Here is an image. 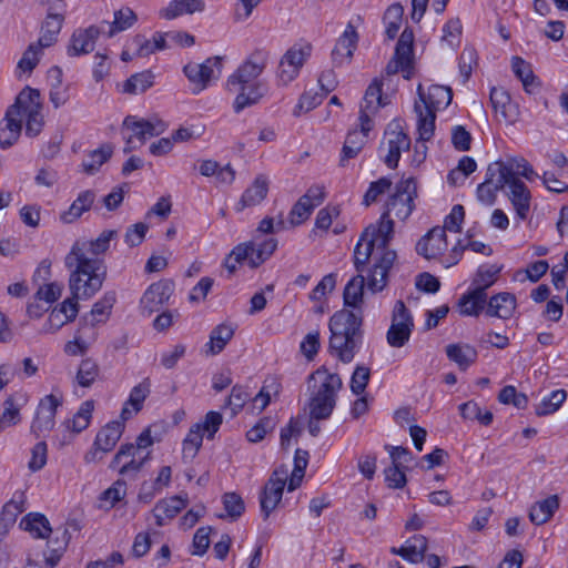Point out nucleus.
<instances>
[{"label":"nucleus","instance_id":"1","mask_svg":"<svg viewBox=\"0 0 568 568\" xmlns=\"http://www.w3.org/2000/svg\"><path fill=\"white\" fill-rule=\"evenodd\" d=\"M115 231H103L93 241H77L64 257V265L71 272L70 291L74 296L91 297L101 290L106 276V266L99 258L108 251Z\"/></svg>","mask_w":568,"mask_h":568},{"label":"nucleus","instance_id":"2","mask_svg":"<svg viewBox=\"0 0 568 568\" xmlns=\"http://www.w3.org/2000/svg\"><path fill=\"white\" fill-rule=\"evenodd\" d=\"M267 60L268 53L257 49L229 77L227 90L237 93L233 103L234 112L240 113L264 97L266 87L257 78L264 71Z\"/></svg>","mask_w":568,"mask_h":568},{"label":"nucleus","instance_id":"3","mask_svg":"<svg viewBox=\"0 0 568 568\" xmlns=\"http://www.w3.org/2000/svg\"><path fill=\"white\" fill-rule=\"evenodd\" d=\"M328 349L343 363H351L363 344V313L343 308L335 312L328 323Z\"/></svg>","mask_w":568,"mask_h":568},{"label":"nucleus","instance_id":"4","mask_svg":"<svg viewBox=\"0 0 568 568\" xmlns=\"http://www.w3.org/2000/svg\"><path fill=\"white\" fill-rule=\"evenodd\" d=\"M388 212H383L377 225H369L363 232V239H374L377 245L375 263L368 273L367 287L373 293L383 291L387 284L388 272L397 257L396 252L388 248L394 233V221Z\"/></svg>","mask_w":568,"mask_h":568},{"label":"nucleus","instance_id":"5","mask_svg":"<svg viewBox=\"0 0 568 568\" xmlns=\"http://www.w3.org/2000/svg\"><path fill=\"white\" fill-rule=\"evenodd\" d=\"M342 386L339 375L329 373L325 367L316 369L308 376V387L312 388L308 408L312 419L324 420L331 417Z\"/></svg>","mask_w":568,"mask_h":568},{"label":"nucleus","instance_id":"6","mask_svg":"<svg viewBox=\"0 0 568 568\" xmlns=\"http://www.w3.org/2000/svg\"><path fill=\"white\" fill-rule=\"evenodd\" d=\"M417 197V183L414 178L400 180L395 192L388 197L385 204V211L394 214L400 221L410 216L415 209V199Z\"/></svg>","mask_w":568,"mask_h":568},{"label":"nucleus","instance_id":"7","mask_svg":"<svg viewBox=\"0 0 568 568\" xmlns=\"http://www.w3.org/2000/svg\"><path fill=\"white\" fill-rule=\"evenodd\" d=\"M414 329V320L402 300L393 308L390 326L386 333V341L392 347H403L410 338Z\"/></svg>","mask_w":568,"mask_h":568},{"label":"nucleus","instance_id":"8","mask_svg":"<svg viewBox=\"0 0 568 568\" xmlns=\"http://www.w3.org/2000/svg\"><path fill=\"white\" fill-rule=\"evenodd\" d=\"M221 71V57L209 58L203 63L190 62L183 68V72L190 81L191 90L194 94L206 89L211 81L219 79Z\"/></svg>","mask_w":568,"mask_h":568},{"label":"nucleus","instance_id":"9","mask_svg":"<svg viewBox=\"0 0 568 568\" xmlns=\"http://www.w3.org/2000/svg\"><path fill=\"white\" fill-rule=\"evenodd\" d=\"M288 469L282 465L274 469L260 497L261 510L265 518L276 508L282 499Z\"/></svg>","mask_w":568,"mask_h":568},{"label":"nucleus","instance_id":"10","mask_svg":"<svg viewBox=\"0 0 568 568\" xmlns=\"http://www.w3.org/2000/svg\"><path fill=\"white\" fill-rule=\"evenodd\" d=\"M385 139L381 144V149L387 145V154L384 158L385 164L395 169L398 164L400 153L409 150L410 139L404 133L398 123H390L385 131Z\"/></svg>","mask_w":568,"mask_h":568},{"label":"nucleus","instance_id":"11","mask_svg":"<svg viewBox=\"0 0 568 568\" xmlns=\"http://www.w3.org/2000/svg\"><path fill=\"white\" fill-rule=\"evenodd\" d=\"M61 403V398L53 394L47 395L40 400L31 424V429L37 437L44 436L54 427L57 409Z\"/></svg>","mask_w":568,"mask_h":568},{"label":"nucleus","instance_id":"12","mask_svg":"<svg viewBox=\"0 0 568 568\" xmlns=\"http://www.w3.org/2000/svg\"><path fill=\"white\" fill-rule=\"evenodd\" d=\"M174 291V283L170 280H162L151 284L141 298V308L151 315L170 300Z\"/></svg>","mask_w":568,"mask_h":568},{"label":"nucleus","instance_id":"13","mask_svg":"<svg viewBox=\"0 0 568 568\" xmlns=\"http://www.w3.org/2000/svg\"><path fill=\"white\" fill-rule=\"evenodd\" d=\"M382 81L375 79L367 88L359 110V123L363 124V129L371 131L373 128V121L371 115L374 114L381 106L386 105L382 95Z\"/></svg>","mask_w":568,"mask_h":568},{"label":"nucleus","instance_id":"14","mask_svg":"<svg viewBox=\"0 0 568 568\" xmlns=\"http://www.w3.org/2000/svg\"><path fill=\"white\" fill-rule=\"evenodd\" d=\"M38 110H42L39 90L26 87L19 92L14 103L7 110L6 115L22 122L23 116Z\"/></svg>","mask_w":568,"mask_h":568},{"label":"nucleus","instance_id":"15","mask_svg":"<svg viewBox=\"0 0 568 568\" xmlns=\"http://www.w3.org/2000/svg\"><path fill=\"white\" fill-rule=\"evenodd\" d=\"M447 236L444 229L435 226L416 244V252L426 260H435L447 250Z\"/></svg>","mask_w":568,"mask_h":568},{"label":"nucleus","instance_id":"16","mask_svg":"<svg viewBox=\"0 0 568 568\" xmlns=\"http://www.w3.org/2000/svg\"><path fill=\"white\" fill-rule=\"evenodd\" d=\"M417 94L419 101L423 103V109L433 112L447 108L453 100L452 89L439 84H432L428 87L427 91H425L423 84L419 83Z\"/></svg>","mask_w":568,"mask_h":568},{"label":"nucleus","instance_id":"17","mask_svg":"<svg viewBox=\"0 0 568 568\" xmlns=\"http://www.w3.org/2000/svg\"><path fill=\"white\" fill-rule=\"evenodd\" d=\"M490 171L498 172L501 179L510 181H520L518 175L527 180H532L536 176L532 166L524 158H513L508 161H496L490 163Z\"/></svg>","mask_w":568,"mask_h":568},{"label":"nucleus","instance_id":"18","mask_svg":"<svg viewBox=\"0 0 568 568\" xmlns=\"http://www.w3.org/2000/svg\"><path fill=\"white\" fill-rule=\"evenodd\" d=\"M123 126L132 132L130 136L143 145L149 138L160 135L165 131L166 125L160 121H151L128 115L123 121Z\"/></svg>","mask_w":568,"mask_h":568},{"label":"nucleus","instance_id":"19","mask_svg":"<svg viewBox=\"0 0 568 568\" xmlns=\"http://www.w3.org/2000/svg\"><path fill=\"white\" fill-rule=\"evenodd\" d=\"M100 33L101 29L97 26L75 30L72 33L70 44L68 45V55L79 57L92 52Z\"/></svg>","mask_w":568,"mask_h":568},{"label":"nucleus","instance_id":"20","mask_svg":"<svg viewBox=\"0 0 568 568\" xmlns=\"http://www.w3.org/2000/svg\"><path fill=\"white\" fill-rule=\"evenodd\" d=\"M187 495H176L170 498L159 500L152 513L158 526H164L169 520L173 519L182 509L187 506Z\"/></svg>","mask_w":568,"mask_h":568},{"label":"nucleus","instance_id":"21","mask_svg":"<svg viewBox=\"0 0 568 568\" xmlns=\"http://www.w3.org/2000/svg\"><path fill=\"white\" fill-rule=\"evenodd\" d=\"M507 184V180L501 179L498 172L490 171V164L487 168L485 180L478 184L476 190L477 200L486 205L491 206L497 199V192L503 190Z\"/></svg>","mask_w":568,"mask_h":568},{"label":"nucleus","instance_id":"22","mask_svg":"<svg viewBox=\"0 0 568 568\" xmlns=\"http://www.w3.org/2000/svg\"><path fill=\"white\" fill-rule=\"evenodd\" d=\"M509 191L507 196L514 206L517 217L524 221L528 217L530 211L531 194L523 181H510L506 184Z\"/></svg>","mask_w":568,"mask_h":568},{"label":"nucleus","instance_id":"23","mask_svg":"<svg viewBox=\"0 0 568 568\" xmlns=\"http://www.w3.org/2000/svg\"><path fill=\"white\" fill-rule=\"evenodd\" d=\"M358 34L352 23H348L343 34L338 38L333 51L332 60L335 65H342L349 61L356 49Z\"/></svg>","mask_w":568,"mask_h":568},{"label":"nucleus","instance_id":"24","mask_svg":"<svg viewBox=\"0 0 568 568\" xmlns=\"http://www.w3.org/2000/svg\"><path fill=\"white\" fill-rule=\"evenodd\" d=\"M124 422L121 419L108 423L98 432L93 446L100 449L102 454L111 452L122 436Z\"/></svg>","mask_w":568,"mask_h":568},{"label":"nucleus","instance_id":"25","mask_svg":"<svg viewBox=\"0 0 568 568\" xmlns=\"http://www.w3.org/2000/svg\"><path fill=\"white\" fill-rule=\"evenodd\" d=\"M517 306L516 297L508 292L493 295L487 302L486 315L508 320L513 316Z\"/></svg>","mask_w":568,"mask_h":568},{"label":"nucleus","instance_id":"26","mask_svg":"<svg viewBox=\"0 0 568 568\" xmlns=\"http://www.w3.org/2000/svg\"><path fill=\"white\" fill-rule=\"evenodd\" d=\"M150 392L151 381L146 377L131 389L129 398L121 410V419L126 420L133 413H139L143 407L144 400L150 395Z\"/></svg>","mask_w":568,"mask_h":568},{"label":"nucleus","instance_id":"27","mask_svg":"<svg viewBox=\"0 0 568 568\" xmlns=\"http://www.w3.org/2000/svg\"><path fill=\"white\" fill-rule=\"evenodd\" d=\"M427 538L423 535H415L409 538L404 546L390 549L392 554L398 555L412 564H418L425 559L427 550Z\"/></svg>","mask_w":568,"mask_h":568},{"label":"nucleus","instance_id":"28","mask_svg":"<svg viewBox=\"0 0 568 568\" xmlns=\"http://www.w3.org/2000/svg\"><path fill=\"white\" fill-rule=\"evenodd\" d=\"M95 200V193L92 190H85L78 194L70 207L60 214V220L64 224H71L88 212Z\"/></svg>","mask_w":568,"mask_h":568},{"label":"nucleus","instance_id":"29","mask_svg":"<svg viewBox=\"0 0 568 568\" xmlns=\"http://www.w3.org/2000/svg\"><path fill=\"white\" fill-rule=\"evenodd\" d=\"M268 183L266 178L258 175L251 186H248L242 194L239 203L236 204V211L241 212L245 207L254 206L260 204L267 195Z\"/></svg>","mask_w":568,"mask_h":568},{"label":"nucleus","instance_id":"30","mask_svg":"<svg viewBox=\"0 0 568 568\" xmlns=\"http://www.w3.org/2000/svg\"><path fill=\"white\" fill-rule=\"evenodd\" d=\"M20 528L28 531L33 538H49L53 532L48 518L40 513H29L20 521Z\"/></svg>","mask_w":568,"mask_h":568},{"label":"nucleus","instance_id":"31","mask_svg":"<svg viewBox=\"0 0 568 568\" xmlns=\"http://www.w3.org/2000/svg\"><path fill=\"white\" fill-rule=\"evenodd\" d=\"M361 130H353L349 131L346 140L344 142L339 165L345 166L346 161L354 159L358 155V153L362 151L363 146L366 143V139L369 131H366L363 129V124H361Z\"/></svg>","mask_w":568,"mask_h":568},{"label":"nucleus","instance_id":"32","mask_svg":"<svg viewBox=\"0 0 568 568\" xmlns=\"http://www.w3.org/2000/svg\"><path fill=\"white\" fill-rule=\"evenodd\" d=\"M457 305L460 315L478 316L487 305V294H481L480 291L471 287L460 296Z\"/></svg>","mask_w":568,"mask_h":568},{"label":"nucleus","instance_id":"33","mask_svg":"<svg viewBox=\"0 0 568 568\" xmlns=\"http://www.w3.org/2000/svg\"><path fill=\"white\" fill-rule=\"evenodd\" d=\"M205 9L203 0H172L169 6L160 11L164 19L172 20L183 14L202 12Z\"/></svg>","mask_w":568,"mask_h":568},{"label":"nucleus","instance_id":"34","mask_svg":"<svg viewBox=\"0 0 568 568\" xmlns=\"http://www.w3.org/2000/svg\"><path fill=\"white\" fill-rule=\"evenodd\" d=\"M63 22V16L59 10H50L42 26V34L38 40L40 48L52 45L57 41Z\"/></svg>","mask_w":568,"mask_h":568},{"label":"nucleus","instance_id":"35","mask_svg":"<svg viewBox=\"0 0 568 568\" xmlns=\"http://www.w3.org/2000/svg\"><path fill=\"white\" fill-rule=\"evenodd\" d=\"M447 357L456 363L462 371H466L477 359L478 353L469 344H449L446 346Z\"/></svg>","mask_w":568,"mask_h":568},{"label":"nucleus","instance_id":"36","mask_svg":"<svg viewBox=\"0 0 568 568\" xmlns=\"http://www.w3.org/2000/svg\"><path fill=\"white\" fill-rule=\"evenodd\" d=\"M153 444L150 429H144L136 438L135 444H123L119 448L110 463V468L115 469L124 459V456L139 455L141 449H145Z\"/></svg>","mask_w":568,"mask_h":568},{"label":"nucleus","instance_id":"37","mask_svg":"<svg viewBox=\"0 0 568 568\" xmlns=\"http://www.w3.org/2000/svg\"><path fill=\"white\" fill-rule=\"evenodd\" d=\"M503 270V265L484 264L480 265L473 278L471 286L481 294H487L486 291L495 284Z\"/></svg>","mask_w":568,"mask_h":568},{"label":"nucleus","instance_id":"38","mask_svg":"<svg viewBox=\"0 0 568 568\" xmlns=\"http://www.w3.org/2000/svg\"><path fill=\"white\" fill-rule=\"evenodd\" d=\"M559 507V498L557 495L537 501L529 511V519L535 525L547 523Z\"/></svg>","mask_w":568,"mask_h":568},{"label":"nucleus","instance_id":"39","mask_svg":"<svg viewBox=\"0 0 568 568\" xmlns=\"http://www.w3.org/2000/svg\"><path fill=\"white\" fill-rule=\"evenodd\" d=\"M112 154L113 146L110 143H104L99 149L91 151L82 161L83 172L89 175L95 174L111 159Z\"/></svg>","mask_w":568,"mask_h":568},{"label":"nucleus","instance_id":"40","mask_svg":"<svg viewBox=\"0 0 568 568\" xmlns=\"http://www.w3.org/2000/svg\"><path fill=\"white\" fill-rule=\"evenodd\" d=\"M234 327L229 324H220L214 327L210 334V341L206 343V354L217 355L234 335Z\"/></svg>","mask_w":568,"mask_h":568},{"label":"nucleus","instance_id":"41","mask_svg":"<svg viewBox=\"0 0 568 568\" xmlns=\"http://www.w3.org/2000/svg\"><path fill=\"white\" fill-rule=\"evenodd\" d=\"M365 277L357 274L346 284L343 293L345 306L353 307L352 311L361 310L364 296Z\"/></svg>","mask_w":568,"mask_h":568},{"label":"nucleus","instance_id":"42","mask_svg":"<svg viewBox=\"0 0 568 568\" xmlns=\"http://www.w3.org/2000/svg\"><path fill=\"white\" fill-rule=\"evenodd\" d=\"M414 55V32L410 28H405L399 36L395 48L394 59L400 61L403 65L413 68Z\"/></svg>","mask_w":568,"mask_h":568},{"label":"nucleus","instance_id":"43","mask_svg":"<svg viewBox=\"0 0 568 568\" xmlns=\"http://www.w3.org/2000/svg\"><path fill=\"white\" fill-rule=\"evenodd\" d=\"M511 69L515 75L521 81L527 93H532L539 87L537 77L534 74L531 65L520 57H513Z\"/></svg>","mask_w":568,"mask_h":568},{"label":"nucleus","instance_id":"44","mask_svg":"<svg viewBox=\"0 0 568 568\" xmlns=\"http://www.w3.org/2000/svg\"><path fill=\"white\" fill-rule=\"evenodd\" d=\"M248 245L252 248L250 267L256 268L272 256L277 247V241L270 237L262 242L248 241Z\"/></svg>","mask_w":568,"mask_h":568},{"label":"nucleus","instance_id":"45","mask_svg":"<svg viewBox=\"0 0 568 568\" xmlns=\"http://www.w3.org/2000/svg\"><path fill=\"white\" fill-rule=\"evenodd\" d=\"M115 301V292L110 291L104 293V295L93 304L92 310L90 312L92 326L105 323L109 320Z\"/></svg>","mask_w":568,"mask_h":568},{"label":"nucleus","instance_id":"46","mask_svg":"<svg viewBox=\"0 0 568 568\" xmlns=\"http://www.w3.org/2000/svg\"><path fill=\"white\" fill-rule=\"evenodd\" d=\"M376 250L377 245L374 243V239L367 237L364 240L362 234L354 250V265L359 274L365 270V266L372 256L373 262L375 263Z\"/></svg>","mask_w":568,"mask_h":568},{"label":"nucleus","instance_id":"47","mask_svg":"<svg viewBox=\"0 0 568 568\" xmlns=\"http://www.w3.org/2000/svg\"><path fill=\"white\" fill-rule=\"evenodd\" d=\"M415 111L418 115L417 131L418 140L426 142L429 141L435 131L436 112L423 109L419 103H415Z\"/></svg>","mask_w":568,"mask_h":568},{"label":"nucleus","instance_id":"48","mask_svg":"<svg viewBox=\"0 0 568 568\" xmlns=\"http://www.w3.org/2000/svg\"><path fill=\"white\" fill-rule=\"evenodd\" d=\"M138 20L136 14L129 7L121 8L114 12V20L109 23L108 37H113L118 32H122L131 28Z\"/></svg>","mask_w":568,"mask_h":568},{"label":"nucleus","instance_id":"49","mask_svg":"<svg viewBox=\"0 0 568 568\" xmlns=\"http://www.w3.org/2000/svg\"><path fill=\"white\" fill-rule=\"evenodd\" d=\"M154 83V74L150 71H143L131 75L123 84V92L139 94L145 92Z\"/></svg>","mask_w":568,"mask_h":568},{"label":"nucleus","instance_id":"50","mask_svg":"<svg viewBox=\"0 0 568 568\" xmlns=\"http://www.w3.org/2000/svg\"><path fill=\"white\" fill-rule=\"evenodd\" d=\"M490 103L497 115L505 121L511 122V103L510 95L503 88H493L490 91Z\"/></svg>","mask_w":568,"mask_h":568},{"label":"nucleus","instance_id":"51","mask_svg":"<svg viewBox=\"0 0 568 568\" xmlns=\"http://www.w3.org/2000/svg\"><path fill=\"white\" fill-rule=\"evenodd\" d=\"M404 8L399 3H394L387 8L383 20L386 26L385 33L389 40L396 38L402 26Z\"/></svg>","mask_w":568,"mask_h":568},{"label":"nucleus","instance_id":"52","mask_svg":"<svg viewBox=\"0 0 568 568\" xmlns=\"http://www.w3.org/2000/svg\"><path fill=\"white\" fill-rule=\"evenodd\" d=\"M94 409L93 400H85L81 404L78 412L74 414L71 420L67 422V427L73 433L79 434L87 429L92 418V412Z\"/></svg>","mask_w":568,"mask_h":568},{"label":"nucleus","instance_id":"53","mask_svg":"<svg viewBox=\"0 0 568 568\" xmlns=\"http://www.w3.org/2000/svg\"><path fill=\"white\" fill-rule=\"evenodd\" d=\"M567 398L565 389H556L549 396L544 397L542 400L536 406V414L538 416H547L559 409Z\"/></svg>","mask_w":568,"mask_h":568},{"label":"nucleus","instance_id":"54","mask_svg":"<svg viewBox=\"0 0 568 568\" xmlns=\"http://www.w3.org/2000/svg\"><path fill=\"white\" fill-rule=\"evenodd\" d=\"M100 375L99 365L92 358L81 361L78 372L77 382L82 387H90Z\"/></svg>","mask_w":568,"mask_h":568},{"label":"nucleus","instance_id":"55","mask_svg":"<svg viewBox=\"0 0 568 568\" xmlns=\"http://www.w3.org/2000/svg\"><path fill=\"white\" fill-rule=\"evenodd\" d=\"M312 52V45L306 43L304 45H293L282 57L285 67H295L298 71L304 65L305 61L310 58Z\"/></svg>","mask_w":568,"mask_h":568},{"label":"nucleus","instance_id":"56","mask_svg":"<svg viewBox=\"0 0 568 568\" xmlns=\"http://www.w3.org/2000/svg\"><path fill=\"white\" fill-rule=\"evenodd\" d=\"M203 432L200 426L193 425L183 440V457L193 459L202 446Z\"/></svg>","mask_w":568,"mask_h":568},{"label":"nucleus","instance_id":"57","mask_svg":"<svg viewBox=\"0 0 568 568\" xmlns=\"http://www.w3.org/2000/svg\"><path fill=\"white\" fill-rule=\"evenodd\" d=\"M6 126L0 129V146L8 149L12 146L20 136L22 130L21 121H16L12 118L6 116Z\"/></svg>","mask_w":568,"mask_h":568},{"label":"nucleus","instance_id":"58","mask_svg":"<svg viewBox=\"0 0 568 568\" xmlns=\"http://www.w3.org/2000/svg\"><path fill=\"white\" fill-rule=\"evenodd\" d=\"M20 422V407L16 404L14 397L9 396L3 402V412L0 415V432L7 427L17 425Z\"/></svg>","mask_w":568,"mask_h":568},{"label":"nucleus","instance_id":"59","mask_svg":"<svg viewBox=\"0 0 568 568\" xmlns=\"http://www.w3.org/2000/svg\"><path fill=\"white\" fill-rule=\"evenodd\" d=\"M150 453H146L144 456L131 455L124 456V458H129L126 462H121L115 469L119 470V474L122 476L135 477L136 474L142 469L145 462L149 459Z\"/></svg>","mask_w":568,"mask_h":568},{"label":"nucleus","instance_id":"60","mask_svg":"<svg viewBox=\"0 0 568 568\" xmlns=\"http://www.w3.org/2000/svg\"><path fill=\"white\" fill-rule=\"evenodd\" d=\"M69 540L70 534L67 528H63L61 531V538L57 537L54 540V542H58V546L51 547V550H49L50 554L45 556V564L48 567L54 568L59 564L64 550L67 549Z\"/></svg>","mask_w":568,"mask_h":568},{"label":"nucleus","instance_id":"61","mask_svg":"<svg viewBox=\"0 0 568 568\" xmlns=\"http://www.w3.org/2000/svg\"><path fill=\"white\" fill-rule=\"evenodd\" d=\"M390 186V179L385 176L372 182L364 195L363 204L369 206L372 203L377 201L378 196L389 191Z\"/></svg>","mask_w":568,"mask_h":568},{"label":"nucleus","instance_id":"62","mask_svg":"<svg viewBox=\"0 0 568 568\" xmlns=\"http://www.w3.org/2000/svg\"><path fill=\"white\" fill-rule=\"evenodd\" d=\"M222 500L227 516L232 519L239 518L245 510L244 501L236 493H225Z\"/></svg>","mask_w":568,"mask_h":568},{"label":"nucleus","instance_id":"63","mask_svg":"<svg viewBox=\"0 0 568 568\" xmlns=\"http://www.w3.org/2000/svg\"><path fill=\"white\" fill-rule=\"evenodd\" d=\"M371 369L363 365H357L351 377V390L355 395H361L365 392L369 382Z\"/></svg>","mask_w":568,"mask_h":568},{"label":"nucleus","instance_id":"64","mask_svg":"<svg viewBox=\"0 0 568 568\" xmlns=\"http://www.w3.org/2000/svg\"><path fill=\"white\" fill-rule=\"evenodd\" d=\"M406 467H402L400 465H394L392 464L389 467H387L384 470L385 474V481L387 483V486L389 488H403L406 483V475H405Z\"/></svg>","mask_w":568,"mask_h":568}]
</instances>
